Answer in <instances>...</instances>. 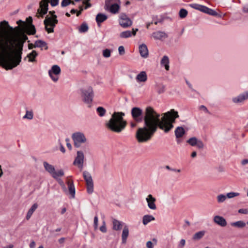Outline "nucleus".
Segmentation results:
<instances>
[{"label": "nucleus", "mask_w": 248, "mask_h": 248, "mask_svg": "<svg viewBox=\"0 0 248 248\" xmlns=\"http://www.w3.org/2000/svg\"><path fill=\"white\" fill-rule=\"evenodd\" d=\"M188 12L185 9H181L179 13V15L180 18H184L187 15Z\"/></svg>", "instance_id": "79ce46f5"}, {"label": "nucleus", "mask_w": 248, "mask_h": 248, "mask_svg": "<svg viewBox=\"0 0 248 248\" xmlns=\"http://www.w3.org/2000/svg\"><path fill=\"white\" fill-rule=\"evenodd\" d=\"M129 234V229L127 226H125L123 229L122 234V240L123 244L126 242L127 238Z\"/></svg>", "instance_id": "bb28decb"}, {"label": "nucleus", "mask_w": 248, "mask_h": 248, "mask_svg": "<svg viewBox=\"0 0 248 248\" xmlns=\"http://www.w3.org/2000/svg\"><path fill=\"white\" fill-rule=\"evenodd\" d=\"M243 11L245 13H248V6L243 8Z\"/></svg>", "instance_id": "774afa93"}, {"label": "nucleus", "mask_w": 248, "mask_h": 248, "mask_svg": "<svg viewBox=\"0 0 248 248\" xmlns=\"http://www.w3.org/2000/svg\"><path fill=\"white\" fill-rule=\"evenodd\" d=\"M136 79L139 82H145L147 79V74L145 72H140L136 77Z\"/></svg>", "instance_id": "cd10ccee"}, {"label": "nucleus", "mask_w": 248, "mask_h": 248, "mask_svg": "<svg viewBox=\"0 0 248 248\" xmlns=\"http://www.w3.org/2000/svg\"><path fill=\"white\" fill-rule=\"evenodd\" d=\"M111 50L108 49H105L103 51V56L105 58H108L111 55Z\"/></svg>", "instance_id": "a18cd8bd"}, {"label": "nucleus", "mask_w": 248, "mask_h": 248, "mask_svg": "<svg viewBox=\"0 0 248 248\" xmlns=\"http://www.w3.org/2000/svg\"><path fill=\"white\" fill-rule=\"evenodd\" d=\"M118 51L120 55H123L125 53L124 47L122 46H120L118 48Z\"/></svg>", "instance_id": "603ef678"}, {"label": "nucleus", "mask_w": 248, "mask_h": 248, "mask_svg": "<svg viewBox=\"0 0 248 248\" xmlns=\"http://www.w3.org/2000/svg\"><path fill=\"white\" fill-rule=\"evenodd\" d=\"M24 31V28L18 26L15 28L11 27L8 22L5 20L0 22V33L7 34H16L19 35Z\"/></svg>", "instance_id": "39448f33"}, {"label": "nucleus", "mask_w": 248, "mask_h": 248, "mask_svg": "<svg viewBox=\"0 0 248 248\" xmlns=\"http://www.w3.org/2000/svg\"><path fill=\"white\" fill-rule=\"evenodd\" d=\"M55 14L54 11H49V15L50 16L47 15L44 20L45 30L48 33L54 32V28L58 23L57 16Z\"/></svg>", "instance_id": "20e7f679"}, {"label": "nucleus", "mask_w": 248, "mask_h": 248, "mask_svg": "<svg viewBox=\"0 0 248 248\" xmlns=\"http://www.w3.org/2000/svg\"><path fill=\"white\" fill-rule=\"evenodd\" d=\"M43 165L46 170L49 172L53 178L56 179H57L58 177L64 175V172L63 170H60L58 171H56L54 167L46 161L44 162Z\"/></svg>", "instance_id": "1a4fd4ad"}, {"label": "nucleus", "mask_w": 248, "mask_h": 248, "mask_svg": "<svg viewBox=\"0 0 248 248\" xmlns=\"http://www.w3.org/2000/svg\"><path fill=\"white\" fill-rule=\"evenodd\" d=\"M72 139L74 141V146L79 148L82 144L86 142L87 139L85 135L80 132H75L72 135Z\"/></svg>", "instance_id": "6e6552de"}, {"label": "nucleus", "mask_w": 248, "mask_h": 248, "mask_svg": "<svg viewBox=\"0 0 248 248\" xmlns=\"http://www.w3.org/2000/svg\"><path fill=\"white\" fill-rule=\"evenodd\" d=\"M124 116V113L122 112H114L106 124L107 128L113 132H121L126 125V122L123 118Z\"/></svg>", "instance_id": "7ed1b4c3"}, {"label": "nucleus", "mask_w": 248, "mask_h": 248, "mask_svg": "<svg viewBox=\"0 0 248 248\" xmlns=\"http://www.w3.org/2000/svg\"><path fill=\"white\" fill-rule=\"evenodd\" d=\"M35 246V243L34 241H32L31 242L30 244V248H34Z\"/></svg>", "instance_id": "0e129e2a"}, {"label": "nucleus", "mask_w": 248, "mask_h": 248, "mask_svg": "<svg viewBox=\"0 0 248 248\" xmlns=\"http://www.w3.org/2000/svg\"><path fill=\"white\" fill-rule=\"evenodd\" d=\"M196 146L199 149H202L204 147V144L202 140H198Z\"/></svg>", "instance_id": "8fccbe9b"}, {"label": "nucleus", "mask_w": 248, "mask_h": 248, "mask_svg": "<svg viewBox=\"0 0 248 248\" xmlns=\"http://www.w3.org/2000/svg\"><path fill=\"white\" fill-rule=\"evenodd\" d=\"M61 71L60 67L57 65H53L49 70L48 74L53 81L57 82L58 80V75L60 74Z\"/></svg>", "instance_id": "4468645a"}, {"label": "nucleus", "mask_w": 248, "mask_h": 248, "mask_svg": "<svg viewBox=\"0 0 248 248\" xmlns=\"http://www.w3.org/2000/svg\"><path fill=\"white\" fill-rule=\"evenodd\" d=\"M238 213L240 214H248V210L247 209H240L238 210Z\"/></svg>", "instance_id": "5fc2aeb1"}, {"label": "nucleus", "mask_w": 248, "mask_h": 248, "mask_svg": "<svg viewBox=\"0 0 248 248\" xmlns=\"http://www.w3.org/2000/svg\"><path fill=\"white\" fill-rule=\"evenodd\" d=\"M139 52L140 53V56L144 58H146L149 56L148 49L147 46L142 44L139 46Z\"/></svg>", "instance_id": "412c9836"}, {"label": "nucleus", "mask_w": 248, "mask_h": 248, "mask_svg": "<svg viewBox=\"0 0 248 248\" xmlns=\"http://www.w3.org/2000/svg\"><path fill=\"white\" fill-rule=\"evenodd\" d=\"M38 53L35 50H32L30 53L27 55V57L29 58V62H36V57L37 56Z\"/></svg>", "instance_id": "2f4dec72"}, {"label": "nucleus", "mask_w": 248, "mask_h": 248, "mask_svg": "<svg viewBox=\"0 0 248 248\" xmlns=\"http://www.w3.org/2000/svg\"><path fill=\"white\" fill-rule=\"evenodd\" d=\"M84 155L82 151H78L77 155L73 162V165L77 166L80 170L83 168V163L84 161Z\"/></svg>", "instance_id": "ddd939ff"}, {"label": "nucleus", "mask_w": 248, "mask_h": 248, "mask_svg": "<svg viewBox=\"0 0 248 248\" xmlns=\"http://www.w3.org/2000/svg\"><path fill=\"white\" fill-rule=\"evenodd\" d=\"M198 140L196 137H192L190 138L187 142L192 146H196Z\"/></svg>", "instance_id": "a19ab883"}, {"label": "nucleus", "mask_w": 248, "mask_h": 248, "mask_svg": "<svg viewBox=\"0 0 248 248\" xmlns=\"http://www.w3.org/2000/svg\"><path fill=\"white\" fill-rule=\"evenodd\" d=\"M146 247L147 248H154V245L151 241H149L146 243Z\"/></svg>", "instance_id": "4d7b16f0"}, {"label": "nucleus", "mask_w": 248, "mask_h": 248, "mask_svg": "<svg viewBox=\"0 0 248 248\" xmlns=\"http://www.w3.org/2000/svg\"><path fill=\"white\" fill-rule=\"evenodd\" d=\"M27 20L29 22V24H27L24 28L25 33L26 32L29 35H34L36 33V29L35 26L32 24V18L29 17L27 18Z\"/></svg>", "instance_id": "dca6fc26"}, {"label": "nucleus", "mask_w": 248, "mask_h": 248, "mask_svg": "<svg viewBox=\"0 0 248 248\" xmlns=\"http://www.w3.org/2000/svg\"><path fill=\"white\" fill-rule=\"evenodd\" d=\"M152 36L154 38L155 40H162L163 39H166L168 38V36L166 33L164 31H156L154 32Z\"/></svg>", "instance_id": "aec40b11"}, {"label": "nucleus", "mask_w": 248, "mask_h": 248, "mask_svg": "<svg viewBox=\"0 0 248 248\" xmlns=\"http://www.w3.org/2000/svg\"><path fill=\"white\" fill-rule=\"evenodd\" d=\"M60 150L63 153L65 152V148L62 144L60 145Z\"/></svg>", "instance_id": "69168bd1"}, {"label": "nucleus", "mask_w": 248, "mask_h": 248, "mask_svg": "<svg viewBox=\"0 0 248 248\" xmlns=\"http://www.w3.org/2000/svg\"><path fill=\"white\" fill-rule=\"evenodd\" d=\"M71 0H62L61 2V6L62 7H65L70 4Z\"/></svg>", "instance_id": "09e8293b"}, {"label": "nucleus", "mask_w": 248, "mask_h": 248, "mask_svg": "<svg viewBox=\"0 0 248 248\" xmlns=\"http://www.w3.org/2000/svg\"><path fill=\"white\" fill-rule=\"evenodd\" d=\"M91 0H83V4L85 5V9H87V8L91 7L92 4L90 3Z\"/></svg>", "instance_id": "49530a36"}, {"label": "nucleus", "mask_w": 248, "mask_h": 248, "mask_svg": "<svg viewBox=\"0 0 248 248\" xmlns=\"http://www.w3.org/2000/svg\"><path fill=\"white\" fill-rule=\"evenodd\" d=\"M214 222L221 227H225L227 224V221L226 219L220 216H215L213 218Z\"/></svg>", "instance_id": "a211bd4d"}, {"label": "nucleus", "mask_w": 248, "mask_h": 248, "mask_svg": "<svg viewBox=\"0 0 248 248\" xmlns=\"http://www.w3.org/2000/svg\"><path fill=\"white\" fill-rule=\"evenodd\" d=\"M248 99V91L244 93L241 94L236 97L232 98V100L234 103H240Z\"/></svg>", "instance_id": "6ab92c4d"}, {"label": "nucleus", "mask_w": 248, "mask_h": 248, "mask_svg": "<svg viewBox=\"0 0 248 248\" xmlns=\"http://www.w3.org/2000/svg\"><path fill=\"white\" fill-rule=\"evenodd\" d=\"M185 244H186L185 240L183 239H181V241H180V243L179 244V247L180 248H183L185 245Z\"/></svg>", "instance_id": "13d9d810"}, {"label": "nucleus", "mask_w": 248, "mask_h": 248, "mask_svg": "<svg viewBox=\"0 0 248 248\" xmlns=\"http://www.w3.org/2000/svg\"><path fill=\"white\" fill-rule=\"evenodd\" d=\"M146 201L147 202L148 207L152 210L156 209V206L155 204L156 199L152 195L149 194L146 198Z\"/></svg>", "instance_id": "f3484780"}, {"label": "nucleus", "mask_w": 248, "mask_h": 248, "mask_svg": "<svg viewBox=\"0 0 248 248\" xmlns=\"http://www.w3.org/2000/svg\"><path fill=\"white\" fill-rule=\"evenodd\" d=\"M131 115L135 122L139 123L143 121L144 126L139 128L136 134L139 142H146L150 140L157 128H159L165 133H168L173 127V123L179 117L178 113L174 109L164 113L160 119V114L153 108L146 107L144 111L138 107L133 108Z\"/></svg>", "instance_id": "f257e3e1"}, {"label": "nucleus", "mask_w": 248, "mask_h": 248, "mask_svg": "<svg viewBox=\"0 0 248 248\" xmlns=\"http://www.w3.org/2000/svg\"><path fill=\"white\" fill-rule=\"evenodd\" d=\"M65 141L66 142V146L67 148L71 150L72 148L71 144L69 143V139H66Z\"/></svg>", "instance_id": "bf43d9fd"}, {"label": "nucleus", "mask_w": 248, "mask_h": 248, "mask_svg": "<svg viewBox=\"0 0 248 248\" xmlns=\"http://www.w3.org/2000/svg\"><path fill=\"white\" fill-rule=\"evenodd\" d=\"M155 218L152 215H146L143 217L142 223L144 225H147L150 222L155 220Z\"/></svg>", "instance_id": "c85d7f7f"}, {"label": "nucleus", "mask_w": 248, "mask_h": 248, "mask_svg": "<svg viewBox=\"0 0 248 248\" xmlns=\"http://www.w3.org/2000/svg\"><path fill=\"white\" fill-rule=\"evenodd\" d=\"M16 23L19 25L20 26V24H22L21 27H23V28H24L25 27V26L27 25V24L24 22H23L22 21L19 20L18 21H17L16 22Z\"/></svg>", "instance_id": "6e6d98bb"}, {"label": "nucleus", "mask_w": 248, "mask_h": 248, "mask_svg": "<svg viewBox=\"0 0 248 248\" xmlns=\"http://www.w3.org/2000/svg\"><path fill=\"white\" fill-rule=\"evenodd\" d=\"M33 118V112L32 110H26V114L23 116L24 119L32 120Z\"/></svg>", "instance_id": "c9c22d12"}, {"label": "nucleus", "mask_w": 248, "mask_h": 248, "mask_svg": "<svg viewBox=\"0 0 248 248\" xmlns=\"http://www.w3.org/2000/svg\"><path fill=\"white\" fill-rule=\"evenodd\" d=\"M165 91V87L163 85H160L159 86V89L158 91V93H163Z\"/></svg>", "instance_id": "680f3d73"}, {"label": "nucleus", "mask_w": 248, "mask_h": 248, "mask_svg": "<svg viewBox=\"0 0 248 248\" xmlns=\"http://www.w3.org/2000/svg\"><path fill=\"white\" fill-rule=\"evenodd\" d=\"M239 194H240L239 193L231 192L230 193H228L226 194V196H227V198L231 199L238 196L239 195Z\"/></svg>", "instance_id": "c03bdc74"}, {"label": "nucleus", "mask_w": 248, "mask_h": 248, "mask_svg": "<svg viewBox=\"0 0 248 248\" xmlns=\"http://www.w3.org/2000/svg\"><path fill=\"white\" fill-rule=\"evenodd\" d=\"M59 0H50L49 2L52 6H56L59 3Z\"/></svg>", "instance_id": "864d4df0"}, {"label": "nucleus", "mask_w": 248, "mask_h": 248, "mask_svg": "<svg viewBox=\"0 0 248 248\" xmlns=\"http://www.w3.org/2000/svg\"><path fill=\"white\" fill-rule=\"evenodd\" d=\"M6 38L8 48L4 52L7 70H11L18 65L22 59L24 43L28 39L25 31L19 35L16 34L1 33Z\"/></svg>", "instance_id": "f03ea898"}, {"label": "nucleus", "mask_w": 248, "mask_h": 248, "mask_svg": "<svg viewBox=\"0 0 248 248\" xmlns=\"http://www.w3.org/2000/svg\"><path fill=\"white\" fill-rule=\"evenodd\" d=\"M205 232L204 231H200L193 235V239L194 240H199L201 239L204 235Z\"/></svg>", "instance_id": "4c0bfd02"}, {"label": "nucleus", "mask_w": 248, "mask_h": 248, "mask_svg": "<svg viewBox=\"0 0 248 248\" xmlns=\"http://www.w3.org/2000/svg\"><path fill=\"white\" fill-rule=\"evenodd\" d=\"M96 111L98 114V115L100 117L104 116L106 112V109L102 107H99L96 108Z\"/></svg>", "instance_id": "58836bf2"}, {"label": "nucleus", "mask_w": 248, "mask_h": 248, "mask_svg": "<svg viewBox=\"0 0 248 248\" xmlns=\"http://www.w3.org/2000/svg\"><path fill=\"white\" fill-rule=\"evenodd\" d=\"M227 199V196L224 194H219L217 197V200L218 203L223 202Z\"/></svg>", "instance_id": "ea45409f"}, {"label": "nucleus", "mask_w": 248, "mask_h": 248, "mask_svg": "<svg viewBox=\"0 0 248 248\" xmlns=\"http://www.w3.org/2000/svg\"><path fill=\"white\" fill-rule=\"evenodd\" d=\"M83 176L86 182L87 191L89 194H92L93 192V182L91 174L87 171H84Z\"/></svg>", "instance_id": "9b49d317"}, {"label": "nucleus", "mask_w": 248, "mask_h": 248, "mask_svg": "<svg viewBox=\"0 0 248 248\" xmlns=\"http://www.w3.org/2000/svg\"><path fill=\"white\" fill-rule=\"evenodd\" d=\"M82 97L83 101L90 104L92 102L93 97V92L91 87H88L87 88L81 90Z\"/></svg>", "instance_id": "9d476101"}, {"label": "nucleus", "mask_w": 248, "mask_h": 248, "mask_svg": "<svg viewBox=\"0 0 248 248\" xmlns=\"http://www.w3.org/2000/svg\"><path fill=\"white\" fill-rule=\"evenodd\" d=\"M98 219L97 216H95L93 220V227L94 230H97L98 228Z\"/></svg>", "instance_id": "de8ad7c7"}, {"label": "nucleus", "mask_w": 248, "mask_h": 248, "mask_svg": "<svg viewBox=\"0 0 248 248\" xmlns=\"http://www.w3.org/2000/svg\"><path fill=\"white\" fill-rule=\"evenodd\" d=\"M113 229L115 231H119L122 229L124 223L116 219L113 218L112 220Z\"/></svg>", "instance_id": "393cba45"}, {"label": "nucleus", "mask_w": 248, "mask_h": 248, "mask_svg": "<svg viewBox=\"0 0 248 248\" xmlns=\"http://www.w3.org/2000/svg\"><path fill=\"white\" fill-rule=\"evenodd\" d=\"M89 29L88 26L86 23H83L81 25L79 31L80 32H85L88 31Z\"/></svg>", "instance_id": "37998d69"}, {"label": "nucleus", "mask_w": 248, "mask_h": 248, "mask_svg": "<svg viewBox=\"0 0 248 248\" xmlns=\"http://www.w3.org/2000/svg\"><path fill=\"white\" fill-rule=\"evenodd\" d=\"M204 13L207 14L209 15L213 16H217V13L216 12L215 10L210 9L206 6H205V9H204L203 12Z\"/></svg>", "instance_id": "f704fd0d"}, {"label": "nucleus", "mask_w": 248, "mask_h": 248, "mask_svg": "<svg viewBox=\"0 0 248 248\" xmlns=\"http://www.w3.org/2000/svg\"><path fill=\"white\" fill-rule=\"evenodd\" d=\"M50 0H42L39 3V8L38 9V17H43L48 11V3Z\"/></svg>", "instance_id": "f8f14e48"}, {"label": "nucleus", "mask_w": 248, "mask_h": 248, "mask_svg": "<svg viewBox=\"0 0 248 248\" xmlns=\"http://www.w3.org/2000/svg\"><path fill=\"white\" fill-rule=\"evenodd\" d=\"M35 46H36V47L40 48L45 47L46 50L48 49L46 42L41 40H38L35 41Z\"/></svg>", "instance_id": "473e14b6"}, {"label": "nucleus", "mask_w": 248, "mask_h": 248, "mask_svg": "<svg viewBox=\"0 0 248 248\" xmlns=\"http://www.w3.org/2000/svg\"><path fill=\"white\" fill-rule=\"evenodd\" d=\"M108 18V16L103 14L99 13L96 16V21L97 22V25L100 27V24L105 20H106Z\"/></svg>", "instance_id": "b1692460"}, {"label": "nucleus", "mask_w": 248, "mask_h": 248, "mask_svg": "<svg viewBox=\"0 0 248 248\" xmlns=\"http://www.w3.org/2000/svg\"><path fill=\"white\" fill-rule=\"evenodd\" d=\"M35 47H36V46H35V42L34 43V44H33L32 43H29L28 45V48L29 49H32L33 48H35Z\"/></svg>", "instance_id": "e2e57ef3"}, {"label": "nucleus", "mask_w": 248, "mask_h": 248, "mask_svg": "<svg viewBox=\"0 0 248 248\" xmlns=\"http://www.w3.org/2000/svg\"><path fill=\"white\" fill-rule=\"evenodd\" d=\"M66 184L68 186L69 193L74 198L75 195V188L72 180L67 179Z\"/></svg>", "instance_id": "4be33fe9"}, {"label": "nucleus", "mask_w": 248, "mask_h": 248, "mask_svg": "<svg viewBox=\"0 0 248 248\" xmlns=\"http://www.w3.org/2000/svg\"><path fill=\"white\" fill-rule=\"evenodd\" d=\"M248 163V159H244L242 161V164L245 165Z\"/></svg>", "instance_id": "338daca9"}, {"label": "nucleus", "mask_w": 248, "mask_h": 248, "mask_svg": "<svg viewBox=\"0 0 248 248\" xmlns=\"http://www.w3.org/2000/svg\"><path fill=\"white\" fill-rule=\"evenodd\" d=\"M120 0H106L105 9L113 14H116L120 8Z\"/></svg>", "instance_id": "0eeeda50"}, {"label": "nucleus", "mask_w": 248, "mask_h": 248, "mask_svg": "<svg viewBox=\"0 0 248 248\" xmlns=\"http://www.w3.org/2000/svg\"><path fill=\"white\" fill-rule=\"evenodd\" d=\"M231 226L237 228H243L246 226V223L243 221H238L231 223Z\"/></svg>", "instance_id": "e433bc0d"}, {"label": "nucleus", "mask_w": 248, "mask_h": 248, "mask_svg": "<svg viewBox=\"0 0 248 248\" xmlns=\"http://www.w3.org/2000/svg\"><path fill=\"white\" fill-rule=\"evenodd\" d=\"M138 31V29H132V31H126L122 32L120 34V36L122 38H126L129 37H131L132 35L135 36L136 34L137 31Z\"/></svg>", "instance_id": "5701e85b"}, {"label": "nucleus", "mask_w": 248, "mask_h": 248, "mask_svg": "<svg viewBox=\"0 0 248 248\" xmlns=\"http://www.w3.org/2000/svg\"><path fill=\"white\" fill-rule=\"evenodd\" d=\"M185 133V131L182 127H177L175 130V134L177 138L182 137Z\"/></svg>", "instance_id": "c756f323"}, {"label": "nucleus", "mask_w": 248, "mask_h": 248, "mask_svg": "<svg viewBox=\"0 0 248 248\" xmlns=\"http://www.w3.org/2000/svg\"><path fill=\"white\" fill-rule=\"evenodd\" d=\"M38 205L37 203H34L31 208L29 210L27 216H26V219L27 220H29L31 216H32L33 212L35 211V210L37 208Z\"/></svg>", "instance_id": "7c9ffc66"}, {"label": "nucleus", "mask_w": 248, "mask_h": 248, "mask_svg": "<svg viewBox=\"0 0 248 248\" xmlns=\"http://www.w3.org/2000/svg\"><path fill=\"white\" fill-rule=\"evenodd\" d=\"M189 6L196 10H198L200 11H201L202 12H203L204 9H205V6L199 4L197 3H192L189 5Z\"/></svg>", "instance_id": "72a5a7b5"}, {"label": "nucleus", "mask_w": 248, "mask_h": 248, "mask_svg": "<svg viewBox=\"0 0 248 248\" xmlns=\"http://www.w3.org/2000/svg\"><path fill=\"white\" fill-rule=\"evenodd\" d=\"M160 64L162 66H164L165 67V68L167 71L169 70V59L168 56H164L163 57L161 60Z\"/></svg>", "instance_id": "a878e982"}, {"label": "nucleus", "mask_w": 248, "mask_h": 248, "mask_svg": "<svg viewBox=\"0 0 248 248\" xmlns=\"http://www.w3.org/2000/svg\"><path fill=\"white\" fill-rule=\"evenodd\" d=\"M200 109L201 110H202L203 111H204L206 113H209V112L208 111V110L207 109V108L203 106V105H202L200 107Z\"/></svg>", "instance_id": "052dcab7"}, {"label": "nucleus", "mask_w": 248, "mask_h": 248, "mask_svg": "<svg viewBox=\"0 0 248 248\" xmlns=\"http://www.w3.org/2000/svg\"><path fill=\"white\" fill-rule=\"evenodd\" d=\"M119 24L123 28H126L132 24L131 19L124 13H121L119 16Z\"/></svg>", "instance_id": "2eb2a0df"}, {"label": "nucleus", "mask_w": 248, "mask_h": 248, "mask_svg": "<svg viewBox=\"0 0 248 248\" xmlns=\"http://www.w3.org/2000/svg\"><path fill=\"white\" fill-rule=\"evenodd\" d=\"M100 230L102 232H107V228L106 227V223L105 221H103V225L100 227Z\"/></svg>", "instance_id": "3c124183"}, {"label": "nucleus", "mask_w": 248, "mask_h": 248, "mask_svg": "<svg viewBox=\"0 0 248 248\" xmlns=\"http://www.w3.org/2000/svg\"><path fill=\"white\" fill-rule=\"evenodd\" d=\"M0 33V66L7 70L4 52L8 48L6 39Z\"/></svg>", "instance_id": "423d86ee"}]
</instances>
